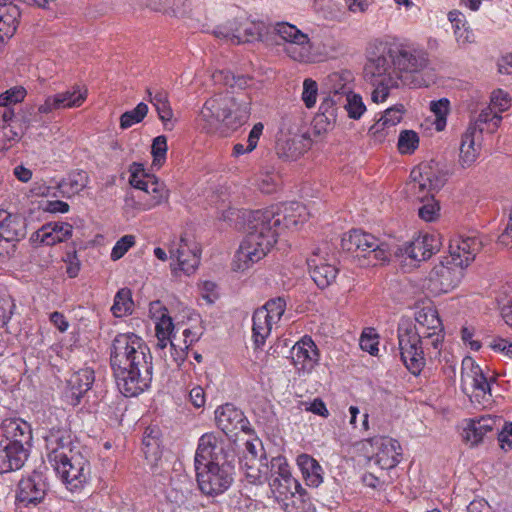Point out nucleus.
Here are the masks:
<instances>
[{"instance_id":"f257e3e1","label":"nucleus","mask_w":512,"mask_h":512,"mask_svg":"<svg viewBox=\"0 0 512 512\" xmlns=\"http://www.w3.org/2000/svg\"><path fill=\"white\" fill-rule=\"evenodd\" d=\"M428 65L427 54L402 43L376 40L367 50L364 76L370 84L371 99L384 102L392 89L410 85L412 74Z\"/></svg>"},{"instance_id":"f03ea898","label":"nucleus","mask_w":512,"mask_h":512,"mask_svg":"<svg viewBox=\"0 0 512 512\" xmlns=\"http://www.w3.org/2000/svg\"><path fill=\"white\" fill-rule=\"evenodd\" d=\"M299 208V203L292 202L249 212L248 233L235 253L233 270L244 271L260 261L277 242L280 230L297 226L299 220L290 212Z\"/></svg>"},{"instance_id":"7ed1b4c3","label":"nucleus","mask_w":512,"mask_h":512,"mask_svg":"<svg viewBox=\"0 0 512 512\" xmlns=\"http://www.w3.org/2000/svg\"><path fill=\"white\" fill-rule=\"evenodd\" d=\"M110 364L116 384L126 397L149 388L152 381V355L144 340L134 333L118 334L110 348Z\"/></svg>"},{"instance_id":"20e7f679","label":"nucleus","mask_w":512,"mask_h":512,"mask_svg":"<svg viewBox=\"0 0 512 512\" xmlns=\"http://www.w3.org/2000/svg\"><path fill=\"white\" fill-rule=\"evenodd\" d=\"M234 462V451L227 440L215 433L203 434L194 460L200 491L211 497L226 492L234 481Z\"/></svg>"},{"instance_id":"39448f33","label":"nucleus","mask_w":512,"mask_h":512,"mask_svg":"<svg viewBox=\"0 0 512 512\" xmlns=\"http://www.w3.org/2000/svg\"><path fill=\"white\" fill-rule=\"evenodd\" d=\"M397 332L403 364L413 375H419L426 364L424 349L429 351L430 345L435 350L434 356H437L444 339L443 331H434L415 325L410 319H402Z\"/></svg>"},{"instance_id":"423d86ee","label":"nucleus","mask_w":512,"mask_h":512,"mask_svg":"<svg viewBox=\"0 0 512 512\" xmlns=\"http://www.w3.org/2000/svg\"><path fill=\"white\" fill-rule=\"evenodd\" d=\"M249 105L247 99H237L228 93L216 94L205 102L201 117L210 125L223 123L237 128L245 125L249 119Z\"/></svg>"},{"instance_id":"0eeeda50","label":"nucleus","mask_w":512,"mask_h":512,"mask_svg":"<svg viewBox=\"0 0 512 512\" xmlns=\"http://www.w3.org/2000/svg\"><path fill=\"white\" fill-rule=\"evenodd\" d=\"M273 33L282 41L284 53L293 61L310 64L320 62L324 57L316 51L308 34L294 24L276 22L273 25Z\"/></svg>"},{"instance_id":"6e6552de","label":"nucleus","mask_w":512,"mask_h":512,"mask_svg":"<svg viewBox=\"0 0 512 512\" xmlns=\"http://www.w3.org/2000/svg\"><path fill=\"white\" fill-rule=\"evenodd\" d=\"M343 250L355 254L356 257L368 259L369 265H377L388 260L390 253L388 245L374 235L361 231L351 230L341 240Z\"/></svg>"},{"instance_id":"1a4fd4ad","label":"nucleus","mask_w":512,"mask_h":512,"mask_svg":"<svg viewBox=\"0 0 512 512\" xmlns=\"http://www.w3.org/2000/svg\"><path fill=\"white\" fill-rule=\"evenodd\" d=\"M87 98V89L74 86L72 89L48 96L44 103L35 106H28L23 110V121L33 124L38 121L37 115H49L55 111L80 107Z\"/></svg>"},{"instance_id":"9d476101","label":"nucleus","mask_w":512,"mask_h":512,"mask_svg":"<svg viewBox=\"0 0 512 512\" xmlns=\"http://www.w3.org/2000/svg\"><path fill=\"white\" fill-rule=\"evenodd\" d=\"M52 466L60 476L62 482L70 491H75L83 487L90 474V465L88 460L79 452L63 454L56 460H52Z\"/></svg>"},{"instance_id":"9b49d317","label":"nucleus","mask_w":512,"mask_h":512,"mask_svg":"<svg viewBox=\"0 0 512 512\" xmlns=\"http://www.w3.org/2000/svg\"><path fill=\"white\" fill-rule=\"evenodd\" d=\"M410 177L411 191L421 202L429 199V195L434 196L446 182V173L438 168L435 161L420 164L411 171Z\"/></svg>"},{"instance_id":"f8f14e48","label":"nucleus","mask_w":512,"mask_h":512,"mask_svg":"<svg viewBox=\"0 0 512 512\" xmlns=\"http://www.w3.org/2000/svg\"><path fill=\"white\" fill-rule=\"evenodd\" d=\"M464 267L455 264L449 256L431 270L426 281V289L434 296L448 293L456 288L463 278Z\"/></svg>"},{"instance_id":"ddd939ff","label":"nucleus","mask_w":512,"mask_h":512,"mask_svg":"<svg viewBox=\"0 0 512 512\" xmlns=\"http://www.w3.org/2000/svg\"><path fill=\"white\" fill-rule=\"evenodd\" d=\"M48 489L49 484L45 473L34 470L19 481L15 497L16 504L22 508L36 506L44 500Z\"/></svg>"},{"instance_id":"4468645a","label":"nucleus","mask_w":512,"mask_h":512,"mask_svg":"<svg viewBox=\"0 0 512 512\" xmlns=\"http://www.w3.org/2000/svg\"><path fill=\"white\" fill-rule=\"evenodd\" d=\"M312 144L308 132L297 133L292 130H280L276 136L275 150L279 158L285 161H295L302 156Z\"/></svg>"},{"instance_id":"2eb2a0df","label":"nucleus","mask_w":512,"mask_h":512,"mask_svg":"<svg viewBox=\"0 0 512 512\" xmlns=\"http://www.w3.org/2000/svg\"><path fill=\"white\" fill-rule=\"evenodd\" d=\"M266 32V26L263 22H244L241 24L230 23L228 26L215 30L218 38H223L232 44H241L261 40Z\"/></svg>"},{"instance_id":"dca6fc26","label":"nucleus","mask_w":512,"mask_h":512,"mask_svg":"<svg viewBox=\"0 0 512 512\" xmlns=\"http://www.w3.org/2000/svg\"><path fill=\"white\" fill-rule=\"evenodd\" d=\"M373 448L371 459L382 469L394 468L401 460V446L395 439L386 436L374 437L369 440Z\"/></svg>"},{"instance_id":"f3484780","label":"nucleus","mask_w":512,"mask_h":512,"mask_svg":"<svg viewBox=\"0 0 512 512\" xmlns=\"http://www.w3.org/2000/svg\"><path fill=\"white\" fill-rule=\"evenodd\" d=\"M441 241L438 234H424L411 242H406L399 250L414 261H425L440 250Z\"/></svg>"},{"instance_id":"a211bd4d","label":"nucleus","mask_w":512,"mask_h":512,"mask_svg":"<svg viewBox=\"0 0 512 512\" xmlns=\"http://www.w3.org/2000/svg\"><path fill=\"white\" fill-rule=\"evenodd\" d=\"M462 389L467 392L468 386L472 388V393L476 398H485L486 394H490V382L484 375L482 369L475 365L471 359L463 361V369L461 373Z\"/></svg>"},{"instance_id":"6ab92c4d","label":"nucleus","mask_w":512,"mask_h":512,"mask_svg":"<svg viewBox=\"0 0 512 512\" xmlns=\"http://www.w3.org/2000/svg\"><path fill=\"white\" fill-rule=\"evenodd\" d=\"M169 252L171 258H176L180 269L187 274L193 273L200 263L199 247L195 243H190L184 236L178 243L172 244Z\"/></svg>"},{"instance_id":"aec40b11","label":"nucleus","mask_w":512,"mask_h":512,"mask_svg":"<svg viewBox=\"0 0 512 512\" xmlns=\"http://www.w3.org/2000/svg\"><path fill=\"white\" fill-rule=\"evenodd\" d=\"M215 420L218 428L226 435L237 429L248 432L249 422L244 413L231 403H226L218 407L215 411Z\"/></svg>"},{"instance_id":"412c9836","label":"nucleus","mask_w":512,"mask_h":512,"mask_svg":"<svg viewBox=\"0 0 512 512\" xmlns=\"http://www.w3.org/2000/svg\"><path fill=\"white\" fill-rule=\"evenodd\" d=\"M46 449L48 450V460H56L63 454L76 452L72 447V434L66 427L55 426L49 429L44 437Z\"/></svg>"},{"instance_id":"4be33fe9","label":"nucleus","mask_w":512,"mask_h":512,"mask_svg":"<svg viewBox=\"0 0 512 512\" xmlns=\"http://www.w3.org/2000/svg\"><path fill=\"white\" fill-rule=\"evenodd\" d=\"M1 441L9 442L23 448H30L32 432L30 425L20 419H5L0 426Z\"/></svg>"},{"instance_id":"5701e85b","label":"nucleus","mask_w":512,"mask_h":512,"mask_svg":"<svg viewBox=\"0 0 512 512\" xmlns=\"http://www.w3.org/2000/svg\"><path fill=\"white\" fill-rule=\"evenodd\" d=\"M26 219L18 214L0 210V237L4 243L14 244L26 236Z\"/></svg>"},{"instance_id":"b1692460","label":"nucleus","mask_w":512,"mask_h":512,"mask_svg":"<svg viewBox=\"0 0 512 512\" xmlns=\"http://www.w3.org/2000/svg\"><path fill=\"white\" fill-rule=\"evenodd\" d=\"M482 242L477 236H467L449 246V257L455 264L467 267L474 260L476 254L481 250Z\"/></svg>"},{"instance_id":"393cba45","label":"nucleus","mask_w":512,"mask_h":512,"mask_svg":"<svg viewBox=\"0 0 512 512\" xmlns=\"http://www.w3.org/2000/svg\"><path fill=\"white\" fill-rule=\"evenodd\" d=\"M291 358L299 370L310 371L319 360V351L311 338L304 337L293 346Z\"/></svg>"},{"instance_id":"a878e982","label":"nucleus","mask_w":512,"mask_h":512,"mask_svg":"<svg viewBox=\"0 0 512 512\" xmlns=\"http://www.w3.org/2000/svg\"><path fill=\"white\" fill-rule=\"evenodd\" d=\"M28 456V448L0 441V473L19 470Z\"/></svg>"},{"instance_id":"bb28decb","label":"nucleus","mask_w":512,"mask_h":512,"mask_svg":"<svg viewBox=\"0 0 512 512\" xmlns=\"http://www.w3.org/2000/svg\"><path fill=\"white\" fill-rule=\"evenodd\" d=\"M95 380L94 371L91 368H83L73 373L68 380L66 397L71 404L78 405L84 394L90 390Z\"/></svg>"},{"instance_id":"cd10ccee","label":"nucleus","mask_w":512,"mask_h":512,"mask_svg":"<svg viewBox=\"0 0 512 512\" xmlns=\"http://www.w3.org/2000/svg\"><path fill=\"white\" fill-rule=\"evenodd\" d=\"M307 264L312 280L320 289L328 287L335 281L338 269L326 263L323 258H319L317 252L307 260Z\"/></svg>"},{"instance_id":"c85d7f7f","label":"nucleus","mask_w":512,"mask_h":512,"mask_svg":"<svg viewBox=\"0 0 512 512\" xmlns=\"http://www.w3.org/2000/svg\"><path fill=\"white\" fill-rule=\"evenodd\" d=\"M19 17L20 10L16 5L0 0V44L14 35Z\"/></svg>"},{"instance_id":"c756f323","label":"nucleus","mask_w":512,"mask_h":512,"mask_svg":"<svg viewBox=\"0 0 512 512\" xmlns=\"http://www.w3.org/2000/svg\"><path fill=\"white\" fill-rule=\"evenodd\" d=\"M495 419L491 416H483L479 419H469L463 430V438L471 445H477L483 437L494 429Z\"/></svg>"},{"instance_id":"7c9ffc66","label":"nucleus","mask_w":512,"mask_h":512,"mask_svg":"<svg viewBox=\"0 0 512 512\" xmlns=\"http://www.w3.org/2000/svg\"><path fill=\"white\" fill-rule=\"evenodd\" d=\"M27 95V91L23 86H14L0 94V120L10 125L14 117L12 105L22 102Z\"/></svg>"},{"instance_id":"2f4dec72","label":"nucleus","mask_w":512,"mask_h":512,"mask_svg":"<svg viewBox=\"0 0 512 512\" xmlns=\"http://www.w3.org/2000/svg\"><path fill=\"white\" fill-rule=\"evenodd\" d=\"M146 99L154 106L159 119L164 126L177 125V120L173 116V111L171 109L166 91L161 89L155 91L147 89Z\"/></svg>"},{"instance_id":"473e14b6","label":"nucleus","mask_w":512,"mask_h":512,"mask_svg":"<svg viewBox=\"0 0 512 512\" xmlns=\"http://www.w3.org/2000/svg\"><path fill=\"white\" fill-rule=\"evenodd\" d=\"M147 194H152V199L146 203H136L134 201V196L132 194H127L125 198V202L129 204L130 201L133 202V206L142 210H149L168 199V190L165 185L160 182L155 176L154 179H151L148 184V189L145 191Z\"/></svg>"},{"instance_id":"72a5a7b5","label":"nucleus","mask_w":512,"mask_h":512,"mask_svg":"<svg viewBox=\"0 0 512 512\" xmlns=\"http://www.w3.org/2000/svg\"><path fill=\"white\" fill-rule=\"evenodd\" d=\"M297 465L308 486L318 487L323 482V470L316 459L308 454L297 457Z\"/></svg>"},{"instance_id":"f704fd0d","label":"nucleus","mask_w":512,"mask_h":512,"mask_svg":"<svg viewBox=\"0 0 512 512\" xmlns=\"http://www.w3.org/2000/svg\"><path fill=\"white\" fill-rule=\"evenodd\" d=\"M483 130H467L461 139L460 160L463 166L471 165L478 155L480 144H477L482 137Z\"/></svg>"},{"instance_id":"c9c22d12","label":"nucleus","mask_w":512,"mask_h":512,"mask_svg":"<svg viewBox=\"0 0 512 512\" xmlns=\"http://www.w3.org/2000/svg\"><path fill=\"white\" fill-rule=\"evenodd\" d=\"M253 339L257 348L265 343L266 337L270 334L272 321L268 318L265 310H256L252 317Z\"/></svg>"},{"instance_id":"e433bc0d","label":"nucleus","mask_w":512,"mask_h":512,"mask_svg":"<svg viewBox=\"0 0 512 512\" xmlns=\"http://www.w3.org/2000/svg\"><path fill=\"white\" fill-rule=\"evenodd\" d=\"M351 73L345 72H333L325 79V86L329 91V94H333V97L345 96L351 91L350 86Z\"/></svg>"},{"instance_id":"4c0bfd02","label":"nucleus","mask_w":512,"mask_h":512,"mask_svg":"<svg viewBox=\"0 0 512 512\" xmlns=\"http://www.w3.org/2000/svg\"><path fill=\"white\" fill-rule=\"evenodd\" d=\"M88 174L83 170L71 172L59 183L63 195H74L82 191L88 184Z\"/></svg>"},{"instance_id":"58836bf2","label":"nucleus","mask_w":512,"mask_h":512,"mask_svg":"<svg viewBox=\"0 0 512 512\" xmlns=\"http://www.w3.org/2000/svg\"><path fill=\"white\" fill-rule=\"evenodd\" d=\"M261 465V459H248V456H243L240 460L241 469L249 483L262 484L266 480V471L261 470Z\"/></svg>"},{"instance_id":"ea45409f","label":"nucleus","mask_w":512,"mask_h":512,"mask_svg":"<svg viewBox=\"0 0 512 512\" xmlns=\"http://www.w3.org/2000/svg\"><path fill=\"white\" fill-rule=\"evenodd\" d=\"M415 325L430 328L432 330L443 331L442 321L438 312L433 307H423L415 313Z\"/></svg>"},{"instance_id":"a19ab883","label":"nucleus","mask_w":512,"mask_h":512,"mask_svg":"<svg viewBox=\"0 0 512 512\" xmlns=\"http://www.w3.org/2000/svg\"><path fill=\"white\" fill-rule=\"evenodd\" d=\"M133 310V300L131 290L128 288L120 289L114 298L111 311L114 316L122 317L131 314Z\"/></svg>"},{"instance_id":"79ce46f5","label":"nucleus","mask_w":512,"mask_h":512,"mask_svg":"<svg viewBox=\"0 0 512 512\" xmlns=\"http://www.w3.org/2000/svg\"><path fill=\"white\" fill-rule=\"evenodd\" d=\"M212 78L215 83L223 84L225 86H229L231 88H239L244 89L248 87L249 81H251L250 77L243 75H234L230 71L219 70L213 73Z\"/></svg>"},{"instance_id":"37998d69","label":"nucleus","mask_w":512,"mask_h":512,"mask_svg":"<svg viewBox=\"0 0 512 512\" xmlns=\"http://www.w3.org/2000/svg\"><path fill=\"white\" fill-rule=\"evenodd\" d=\"M430 111L434 116L435 128H445L447 125V116L451 111L450 101L447 98L433 100L430 102Z\"/></svg>"},{"instance_id":"c03bdc74","label":"nucleus","mask_w":512,"mask_h":512,"mask_svg":"<svg viewBox=\"0 0 512 512\" xmlns=\"http://www.w3.org/2000/svg\"><path fill=\"white\" fill-rule=\"evenodd\" d=\"M420 138L415 130H400L397 149L402 155H411L419 147Z\"/></svg>"},{"instance_id":"a18cd8bd","label":"nucleus","mask_w":512,"mask_h":512,"mask_svg":"<svg viewBox=\"0 0 512 512\" xmlns=\"http://www.w3.org/2000/svg\"><path fill=\"white\" fill-rule=\"evenodd\" d=\"M148 110V105L144 102H140L132 110L124 112L120 117V128H129L141 123L147 116Z\"/></svg>"},{"instance_id":"49530a36","label":"nucleus","mask_w":512,"mask_h":512,"mask_svg":"<svg viewBox=\"0 0 512 512\" xmlns=\"http://www.w3.org/2000/svg\"><path fill=\"white\" fill-rule=\"evenodd\" d=\"M269 485L272 491L274 493H278L279 496H294L296 493H299L300 496H302L305 493V490L296 479L294 484H290L287 479H270Z\"/></svg>"},{"instance_id":"de8ad7c7","label":"nucleus","mask_w":512,"mask_h":512,"mask_svg":"<svg viewBox=\"0 0 512 512\" xmlns=\"http://www.w3.org/2000/svg\"><path fill=\"white\" fill-rule=\"evenodd\" d=\"M271 478L270 479H287L290 484L295 483L292 477L290 467L284 457H275L271 460Z\"/></svg>"},{"instance_id":"09e8293b","label":"nucleus","mask_w":512,"mask_h":512,"mask_svg":"<svg viewBox=\"0 0 512 512\" xmlns=\"http://www.w3.org/2000/svg\"><path fill=\"white\" fill-rule=\"evenodd\" d=\"M346 103L344 108L346 109L348 116L353 119H358L366 110V107L362 101V98L358 94L352 93L350 91L345 95Z\"/></svg>"},{"instance_id":"8fccbe9b","label":"nucleus","mask_w":512,"mask_h":512,"mask_svg":"<svg viewBox=\"0 0 512 512\" xmlns=\"http://www.w3.org/2000/svg\"><path fill=\"white\" fill-rule=\"evenodd\" d=\"M151 153L153 156L152 166L160 168L165 162L167 153V139L165 136L161 135L154 138Z\"/></svg>"},{"instance_id":"3c124183","label":"nucleus","mask_w":512,"mask_h":512,"mask_svg":"<svg viewBox=\"0 0 512 512\" xmlns=\"http://www.w3.org/2000/svg\"><path fill=\"white\" fill-rule=\"evenodd\" d=\"M156 307L163 309V312L158 317V322L156 323V334H163V335L171 336L173 329H174V324H173L172 318L166 314V311H167L166 308L161 307V304L159 301L151 303L150 311H152Z\"/></svg>"},{"instance_id":"603ef678","label":"nucleus","mask_w":512,"mask_h":512,"mask_svg":"<svg viewBox=\"0 0 512 512\" xmlns=\"http://www.w3.org/2000/svg\"><path fill=\"white\" fill-rule=\"evenodd\" d=\"M405 109L403 105H397L391 108H388L383 116L380 118L379 122L383 128H390L398 125L404 116Z\"/></svg>"},{"instance_id":"864d4df0","label":"nucleus","mask_w":512,"mask_h":512,"mask_svg":"<svg viewBox=\"0 0 512 512\" xmlns=\"http://www.w3.org/2000/svg\"><path fill=\"white\" fill-rule=\"evenodd\" d=\"M159 431L154 428L148 427L144 432L143 437V445H144V453L146 454V457H148V454H151L155 458L159 454Z\"/></svg>"},{"instance_id":"5fc2aeb1","label":"nucleus","mask_w":512,"mask_h":512,"mask_svg":"<svg viewBox=\"0 0 512 512\" xmlns=\"http://www.w3.org/2000/svg\"><path fill=\"white\" fill-rule=\"evenodd\" d=\"M50 225L45 224L39 230L33 233L31 240L34 243H40L45 245H55L56 243L62 242L63 240L55 232L49 229Z\"/></svg>"},{"instance_id":"6e6d98bb","label":"nucleus","mask_w":512,"mask_h":512,"mask_svg":"<svg viewBox=\"0 0 512 512\" xmlns=\"http://www.w3.org/2000/svg\"><path fill=\"white\" fill-rule=\"evenodd\" d=\"M285 307H286L285 300L283 298L279 297V298H275V299H270L269 301L266 302V304L263 307L259 308L258 310L267 311L268 318L272 322H277L280 320V318L284 314Z\"/></svg>"},{"instance_id":"4d7b16f0","label":"nucleus","mask_w":512,"mask_h":512,"mask_svg":"<svg viewBox=\"0 0 512 512\" xmlns=\"http://www.w3.org/2000/svg\"><path fill=\"white\" fill-rule=\"evenodd\" d=\"M318 95L317 82L311 78H307L303 82L302 100L307 108H312L316 104Z\"/></svg>"},{"instance_id":"13d9d810","label":"nucleus","mask_w":512,"mask_h":512,"mask_svg":"<svg viewBox=\"0 0 512 512\" xmlns=\"http://www.w3.org/2000/svg\"><path fill=\"white\" fill-rule=\"evenodd\" d=\"M501 120L502 117L494 111L492 107H486L475 117V125H492L498 127L501 124Z\"/></svg>"},{"instance_id":"bf43d9fd","label":"nucleus","mask_w":512,"mask_h":512,"mask_svg":"<svg viewBox=\"0 0 512 512\" xmlns=\"http://www.w3.org/2000/svg\"><path fill=\"white\" fill-rule=\"evenodd\" d=\"M261 134L262 130H250V134L247 139V146L245 147L242 143L235 144L232 155L239 157L245 153L252 152L257 147Z\"/></svg>"},{"instance_id":"052dcab7","label":"nucleus","mask_w":512,"mask_h":512,"mask_svg":"<svg viewBox=\"0 0 512 512\" xmlns=\"http://www.w3.org/2000/svg\"><path fill=\"white\" fill-rule=\"evenodd\" d=\"M511 98L509 94L501 89L495 90L491 95L490 106L494 111L504 112L509 109Z\"/></svg>"},{"instance_id":"680f3d73","label":"nucleus","mask_w":512,"mask_h":512,"mask_svg":"<svg viewBox=\"0 0 512 512\" xmlns=\"http://www.w3.org/2000/svg\"><path fill=\"white\" fill-rule=\"evenodd\" d=\"M135 244L133 235H124L114 245L111 251V259L116 261L122 258L125 253Z\"/></svg>"},{"instance_id":"e2e57ef3","label":"nucleus","mask_w":512,"mask_h":512,"mask_svg":"<svg viewBox=\"0 0 512 512\" xmlns=\"http://www.w3.org/2000/svg\"><path fill=\"white\" fill-rule=\"evenodd\" d=\"M425 201L427 202L418 209V215L424 221L431 222L438 217L440 208L434 201V196H431L430 199H426Z\"/></svg>"},{"instance_id":"0e129e2a","label":"nucleus","mask_w":512,"mask_h":512,"mask_svg":"<svg viewBox=\"0 0 512 512\" xmlns=\"http://www.w3.org/2000/svg\"><path fill=\"white\" fill-rule=\"evenodd\" d=\"M189 348V345H185L184 348L179 347L177 348L174 342H171L170 346V358H167L166 353L164 355H161L162 358H164V361L166 362L167 366H171L172 364H175L176 366H180L186 359L187 356V349Z\"/></svg>"},{"instance_id":"69168bd1","label":"nucleus","mask_w":512,"mask_h":512,"mask_svg":"<svg viewBox=\"0 0 512 512\" xmlns=\"http://www.w3.org/2000/svg\"><path fill=\"white\" fill-rule=\"evenodd\" d=\"M279 185V176L269 171L263 175L259 182V189L266 194L273 193Z\"/></svg>"},{"instance_id":"338daca9","label":"nucleus","mask_w":512,"mask_h":512,"mask_svg":"<svg viewBox=\"0 0 512 512\" xmlns=\"http://www.w3.org/2000/svg\"><path fill=\"white\" fill-rule=\"evenodd\" d=\"M360 347L363 351H367L371 355L375 356L378 353V340L377 336H371L363 333L360 337Z\"/></svg>"},{"instance_id":"774afa93","label":"nucleus","mask_w":512,"mask_h":512,"mask_svg":"<svg viewBox=\"0 0 512 512\" xmlns=\"http://www.w3.org/2000/svg\"><path fill=\"white\" fill-rule=\"evenodd\" d=\"M489 347L506 356H512V342L503 338H496L489 343Z\"/></svg>"}]
</instances>
